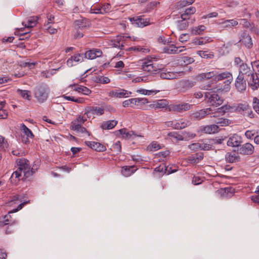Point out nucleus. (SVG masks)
<instances>
[{
	"label": "nucleus",
	"instance_id": "nucleus-1",
	"mask_svg": "<svg viewBox=\"0 0 259 259\" xmlns=\"http://www.w3.org/2000/svg\"><path fill=\"white\" fill-rule=\"evenodd\" d=\"M16 162L18 167L10 178L11 182L14 185H17L20 180L29 178L34 173L33 168H30L29 161L27 159L20 158Z\"/></svg>",
	"mask_w": 259,
	"mask_h": 259
},
{
	"label": "nucleus",
	"instance_id": "nucleus-2",
	"mask_svg": "<svg viewBox=\"0 0 259 259\" xmlns=\"http://www.w3.org/2000/svg\"><path fill=\"white\" fill-rule=\"evenodd\" d=\"M239 75H245L244 78L252 90H256L258 87L259 79L257 75L252 72L250 68L246 64L242 63L240 65Z\"/></svg>",
	"mask_w": 259,
	"mask_h": 259
},
{
	"label": "nucleus",
	"instance_id": "nucleus-3",
	"mask_svg": "<svg viewBox=\"0 0 259 259\" xmlns=\"http://www.w3.org/2000/svg\"><path fill=\"white\" fill-rule=\"evenodd\" d=\"M204 97L206 102L211 106H219L224 102V99L211 90L205 93Z\"/></svg>",
	"mask_w": 259,
	"mask_h": 259
},
{
	"label": "nucleus",
	"instance_id": "nucleus-4",
	"mask_svg": "<svg viewBox=\"0 0 259 259\" xmlns=\"http://www.w3.org/2000/svg\"><path fill=\"white\" fill-rule=\"evenodd\" d=\"M142 69L150 74H157L160 70L151 60L143 61L142 64Z\"/></svg>",
	"mask_w": 259,
	"mask_h": 259
},
{
	"label": "nucleus",
	"instance_id": "nucleus-5",
	"mask_svg": "<svg viewBox=\"0 0 259 259\" xmlns=\"http://www.w3.org/2000/svg\"><path fill=\"white\" fill-rule=\"evenodd\" d=\"M149 102L148 100L145 98H132L128 100L124 101L122 102V106L124 107H127L129 106L132 107L131 105H135L138 106L146 104Z\"/></svg>",
	"mask_w": 259,
	"mask_h": 259
},
{
	"label": "nucleus",
	"instance_id": "nucleus-6",
	"mask_svg": "<svg viewBox=\"0 0 259 259\" xmlns=\"http://www.w3.org/2000/svg\"><path fill=\"white\" fill-rule=\"evenodd\" d=\"M27 203V202H24L23 203H21L18 205L17 208L14 209L12 211H10L8 214L5 216L4 218V221H0V225H7L10 224H13L15 223L16 221L12 219L10 213L17 212L18 210H20Z\"/></svg>",
	"mask_w": 259,
	"mask_h": 259
},
{
	"label": "nucleus",
	"instance_id": "nucleus-7",
	"mask_svg": "<svg viewBox=\"0 0 259 259\" xmlns=\"http://www.w3.org/2000/svg\"><path fill=\"white\" fill-rule=\"evenodd\" d=\"M131 94V92L120 88L111 91L108 93L109 97L118 98H127Z\"/></svg>",
	"mask_w": 259,
	"mask_h": 259
},
{
	"label": "nucleus",
	"instance_id": "nucleus-8",
	"mask_svg": "<svg viewBox=\"0 0 259 259\" xmlns=\"http://www.w3.org/2000/svg\"><path fill=\"white\" fill-rule=\"evenodd\" d=\"M213 110L211 108H207L200 110L192 114V117L196 120H200L204 118L206 115H210V117H213Z\"/></svg>",
	"mask_w": 259,
	"mask_h": 259
},
{
	"label": "nucleus",
	"instance_id": "nucleus-9",
	"mask_svg": "<svg viewBox=\"0 0 259 259\" xmlns=\"http://www.w3.org/2000/svg\"><path fill=\"white\" fill-rule=\"evenodd\" d=\"M104 113V109L101 107L97 106L88 107L85 109L84 115L88 118H91L92 116L101 115Z\"/></svg>",
	"mask_w": 259,
	"mask_h": 259
},
{
	"label": "nucleus",
	"instance_id": "nucleus-10",
	"mask_svg": "<svg viewBox=\"0 0 259 259\" xmlns=\"http://www.w3.org/2000/svg\"><path fill=\"white\" fill-rule=\"evenodd\" d=\"M35 96L39 102L47 100L48 94L46 92V88L42 85L37 87L35 90Z\"/></svg>",
	"mask_w": 259,
	"mask_h": 259
},
{
	"label": "nucleus",
	"instance_id": "nucleus-11",
	"mask_svg": "<svg viewBox=\"0 0 259 259\" xmlns=\"http://www.w3.org/2000/svg\"><path fill=\"white\" fill-rule=\"evenodd\" d=\"M130 20L133 25L137 27H143L150 24L148 19H144L142 16L130 18Z\"/></svg>",
	"mask_w": 259,
	"mask_h": 259
},
{
	"label": "nucleus",
	"instance_id": "nucleus-12",
	"mask_svg": "<svg viewBox=\"0 0 259 259\" xmlns=\"http://www.w3.org/2000/svg\"><path fill=\"white\" fill-rule=\"evenodd\" d=\"M235 193V190L231 187L221 188L216 191V194L223 198H229L232 197Z\"/></svg>",
	"mask_w": 259,
	"mask_h": 259
},
{
	"label": "nucleus",
	"instance_id": "nucleus-13",
	"mask_svg": "<svg viewBox=\"0 0 259 259\" xmlns=\"http://www.w3.org/2000/svg\"><path fill=\"white\" fill-rule=\"evenodd\" d=\"M234 106L232 107L228 105H224L214 110L212 115L213 117H217L223 115L226 112L234 111Z\"/></svg>",
	"mask_w": 259,
	"mask_h": 259
},
{
	"label": "nucleus",
	"instance_id": "nucleus-14",
	"mask_svg": "<svg viewBox=\"0 0 259 259\" xmlns=\"http://www.w3.org/2000/svg\"><path fill=\"white\" fill-rule=\"evenodd\" d=\"M158 74L162 79H173L178 76L179 73L176 72L168 71L166 70H159Z\"/></svg>",
	"mask_w": 259,
	"mask_h": 259
},
{
	"label": "nucleus",
	"instance_id": "nucleus-15",
	"mask_svg": "<svg viewBox=\"0 0 259 259\" xmlns=\"http://www.w3.org/2000/svg\"><path fill=\"white\" fill-rule=\"evenodd\" d=\"M21 130L23 131L24 136L23 137L22 141L25 144H29V141L28 138L32 139L34 137L32 132L24 124H22L21 125Z\"/></svg>",
	"mask_w": 259,
	"mask_h": 259
},
{
	"label": "nucleus",
	"instance_id": "nucleus-16",
	"mask_svg": "<svg viewBox=\"0 0 259 259\" xmlns=\"http://www.w3.org/2000/svg\"><path fill=\"white\" fill-rule=\"evenodd\" d=\"M240 41L247 48H252L253 43L250 36L246 32H244L242 35Z\"/></svg>",
	"mask_w": 259,
	"mask_h": 259
},
{
	"label": "nucleus",
	"instance_id": "nucleus-17",
	"mask_svg": "<svg viewBox=\"0 0 259 259\" xmlns=\"http://www.w3.org/2000/svg\"><path fill=\"white\" fill-rule=\"evenodd\" d=\"M236 150L228 152L225 156L226 160L229 163H234L238 162L239 160V156L238 152L236 151Z\"/></svg>",
	"mask_w": 259,
	"mask_h": 259
},
{
	"label": "nucleus",
	"instance_id": "nucleus-18",
	"mask_svg": "<svg viewBox=\"0 0 259 259\" xmlns=\"http://www.w3.org/2000/svg\"><path fill=\"white\" fill-rule=\"evenodd\" d=\"M84 54H76L71 56L67 61V65L69 67H72L74 65L73 62H81L83 61Z\"/></svg>",
	"mask_w": 259,
	"mask_h": 259
},
{
	"label": "nucleus",
	"instance_id": "nucleus-19",
	"mask_svg": "<svg viewBox=\"0 0 259 259\" xmlns=\"http://www.w3.org/2000/svg\"><path fill=\"white\" fill-rule=\"evenodd\" d=\"M244 78V76L239 75L236 79L235 87L239 92L243 91L246 89V81Z\"/></svg>",
	"mask_w": 259,
	"mask_h": 259
},
{
	"label": "nucleus",
	"instance_id": "nucleus-20",
	"mask_svg": "<svg viewBox=\"0 0 259 259\" xmlns=\"http://www.w3.org/2000/svg\"><path fill=\"white\" fill-rule=\"evenodd\" d=\"M184 47H177L174 45H170L169 46L165 47L163 49V52L169 54H178L183 52V49H180L183 48Z\"/></svg>",
	"mask_w": 259,
	"mask_h": 259
},
{
	"label": "nucleus",
	"instance_id": "nucleus-21",
	"mask_svg": "<svg viewBox=\"0 0 259 259\" xmlns=\"http://www.w3.org/2000/svg\"><path fill=\"white\" fill-rule=\"evenodd\" d=\"M224 79H227V81L229 83L232 80V74L229 72H224L221 73H218L216 72L215 74L214 81L222 80Z\"/></svg>",
	"mask_w": 259,
	"mask_h": 259
},
{
	"label": "nucleus",
	"instance_id": "nucleus-22",
	"mask_svg": "<svg viewBox=\"0 0 259 259\" xmlns=\"http://www.w3.org/2000/svg\"><path fill=\"white\" fill-rule=\"evenodd\" d=\"M124 36H117L112 40V45L115 48H119L120 50L124 49Z\"/></svg>",
	"mask_w": 259,
	"mask_h": 259
},
{
	"label": "nucleus",
	"instance_id": "nucleus-23",
	"mask_svg": "<svg viewBox=\"0 0 259 259\" xmlns=\"http://www.w3.org/2000/svg\"><path fill=\"white\" fill-rule=\"evenodd\" d=\"M241 137L238 135L234 134L228 140L227 146H241Z\"/></svg>",
	"mask_w": 259,
	"mask_h": 259
},
{
	"label": "nucleus",
	"instance_id": "nucleus-24",
	"mask_svg": "<svg viewBox=\"0 0 259 259\" xmlns=\"http://www.w3.org/2000/svg\"><path fill=\"white\" fill-rule=\"evenodd\" d=\"M191 122L187 119H179L178 120H176V123L175 124V129L176 130H182L186 127L190 126Z\"/></svg>",
	"mask_w": 259,
	"mask_h": 259
},
{
	"label": "nucleus",
	"instance_id": "nucleus-25",
	"mask_svg": "<svg viewBox=\"0 0 259 259\" xmlns=\"http://www.w3.org/2000/svg\"><path fill=\"white\" fill-rule=\"evenodd\" d=\"M202 131L204 133L212 134L218 133L219 131V126L216 124H211L204 126Z\"/></svg>",
	"mask_w": 259,
	"mask_h": 259
},
{
	"label": "nucleus",
	"instance_id": "nucleus-26",
	"mask_svg": "<svg viewBox=\"0 0 259 259\" xmlns=\"http://www.w3.org/2000/svg\"><path fill=\"white\" fill-rule=\"evenodd\" d=\"M191 106L192 105L188 103H184L174 105L173 110L177 112H183L189 110Z\"/></svg>",
	"mask_w": 259,
	"mask_h": 259
},
{
	"label": "nucleus",
	"instance_id": "nucleus-27",
	"mask_svg": "<svg viewBox=\"0 0 259 259\" xmlns=\"http://www.w3.org/2000/svg\"><path fill=\"white\" fill-rule=\"evenodd\" d=\"M134 166H124L121 168V172L122 175L124 177H129L134 174L136 169H134Z\"/></svg>",
	"mask_w": 259,
	"mask_h": 259
},
{
	"label": "nucleus",
	"instance_id": "nucleus-28",
	"mask_svg": "<svg viewBox=\"0 0 259 259\" xmlns=\"http://www.w3.org/2000/svg\"><path fill=\"white\" fill-rule=\"evenodd\" d=\"M238 153L242 155H250L253 153L254 147H235Z\"/></svg>",
	"mask_w": 259,
	"mask_h": 259
},
{
	"label": "nucleus",
	"instance_id": "nucleus-29",
	"mask_svg": "<svg viewBox=\"0 0 259 259\" xmlns=\"http://www.w3.org/2000/svg\"><path fill=\"white\" fill-rule=\"evenodd\" d=\"M212 41L211 37L208 36L196 38L193 40V43L196 45H203Z\"/></svg>",
	"mask_w": 259,
	"mask_h": 259
},
{
	"label": "nucleus",
	"instance_id": "nucleus-30",
	"mask_svg": "<svg viewBox=\"0 0 259 259\" xmlns=\"http://www.w3.org/2000/svg\"><path fill=\"white\" fill-rule=\"evenodd\" d=\"M117 124V121L116 120H108L103 122L101 125V127L103 130H110L113 128Z\"/></svg>",
	"mask_w": 259,
	"mask_h": 259
},
{
	"label": "nucleus",
	"instance_id": "nucleus-31",
	"mask_svg": "<svg viewBox=\"0 0 259 259\" xmlns=\"http://www.w3.org/2000/svg\"><path fill=\"white\" fill-rule=\"evenodd\" d=\"M37 18L36 17H32L28 19L27 21L23 22L22 25L24 26L25 28H32L35 26L37 24Z\"/></svg>",
	"mask_w": 259,
	"mask_h": 259
},
{
	"label": "nucleus",
	"instance_id": "nucleus-32",
	"mask_svg": "<svg viewBox=\"0 0 259 259\" xmlns=\"http://www.w3.org/2000/svg\"><path fill=\"white\" fill-rule=\"evenodd\" d=\"M195 82L192 80H185L181 82L180 85L184 91L188 90L195 85Z\"/></svg>",
	"mask_w": 259,
	"mask_h": 259
},
{
	"label": "nucleus",
	"instance_id": "nucleus-33",
	"mask_svg": "<svg viewBox=\"0 0 259 259\" xmlns=\"http://www.w3.org/2000/svg\"><path fill=\"white\" fill-rule=\"evenodd\" d=\"M81 125L82 124H80L79 123H77V122H72L71 126L73 130L75 131L78 133H87V131L86 128L83 127Z\"/></svg>",
	"mask_w": 259,
	"mask_h": 259
},
{
	"label": "nucleus",
	"instance_id": "nucleus-34",
	"mask_svg": "<svg viewBox=\"0 0 259 259\" xmlns=\"http://www.w3.org/2000/svg\"><path fill=\"white\" fill-rule=\"evenodd\" d=\"M75 25L81 29L89 27L90 26V22L87 19L78 20L75 22Z\"/></svg>",
	"mask_w": 259,
	"mask_h": 259
},
{
	"label": "nucleus",
	"instance_id": "nucleus-35",
	"mask_svg": "<svg viewBox=\"0 0 259 259\" xmlns=\"http://www.w3.org/2000/svg\"><path fill=\"white\" fill-rule=\"evenodd\" d=\"M206 29V27L203 25L198 26H195L191 29V32L193 35H200L202 34Z\"/></svg>",
	"mask_w": 259,
	"mask_h": 259
},
{
	"label": "nucleus",
	"instance_id": "nucleus-36",
	"mask_svg": "<svg viewBox=\"0 0 259 259\" xmlns=\"http://www.w3.org/2000/svg\"><path fill=\"white\" fill-rule=\"evenodd\" d=\"M195 12L196 9L195 7H190L189 8L186 9L185 12L181 15V18L184 19H189V16L194 14Z\"/></svg>",
	"mask_w": 259,
	"mask_h": 259
},
{
	"label": "nucleus",
	"instance_id": "nucleus-37",
	"mask_svg": "<svg viewBox=\"0 0 259 259\" xmlns=\"http://www.w3.org/2000/svg\"><path fill=\"white\" fill-rule=\"evenodd\" d=\"M215 74H216V71H210L206 73H202L199 74L198 77L201 79H208L212 78L214 80Z\"/></svg>",
	"mask_w": 259,
	"mask_h": 259
},
{
	"label": "nucleus",
	"instance_id": "nucleus-38",
	"mask_svg": "<svg viewBox=\"0 0 259 259\" xmlns=\"http://www.w3.org/2000/svg\"><path fill=\"white\" fill-rule=\"evenodd\" d=\"M249 106V104L246 102L238 104L237 106H234V111L243 114Z\"/></svg>",
	"mask_w": 259,
	"mask_h": 259
},
{
	"label": "nucleus",
	"instance_id": "nucleus-39",
	"mask_svg": "<svg viewBox=\"0 0 259 259\" xmlns=\"http://www.w3.org/2000/svg\"><path fill=\"white\" fill-rule=\"evenodd\" d=\"M221 24L223 25L224 28L231 27L236 26L238 24V22L234 19L226 20L222 22Z\"/></svg>",
	"mask_w": 259,
	"mask_h": 259
},
{
	"label": "nucleus",
	"instance_id": "nucleus-40",
	"mask_svg": "<svg viewBox=\"0 0 259 259\" xmlns=\"http://www.w3.org/2000/svg\"><path fill=\"white\" fill-rule=\"evenodd\" d=\"M167 136L169 138L170 140L174 143L181 141L182 139L181 135L175 132L169 133L167 134Z\"/></svg>",
	"mask_w": 259,
	"mask_h": 259
},
{
	"label": "nucleus",
	"instance_id": "nucleus-41",
	"mask_svg": "<svg viewBox=\"0 0 259 259\" xmlns=\"http://www.w3.org/2000/svg\"><path fill=\"white\" fill-rule=\"evenodd\" d=\"M119 132L121 135H122L123 137L124 138H134V137H137V136L134 135L133 131L127 132V130L125 128L119 130Z\"/></svg>",
	"mask_w": 259,
	"mask_h": 259
},
{
	"label": "nucleus",
	"instance_id": "nucleus-42",
	"mask_svg": "<svg viewBox=\"0 0 259 259\" xmlns=\"http://www.w3.org/2000/svg\"><path fill=\"white\" fill-rule=\"evenodd\" d=\"M214 122L217 123V125L221 126H225L229 124V121L228 119L223 118H217Z\"/></svg>",
	"mask_w": 259,
	"mask_h": 259
},
{
	"label": "nucleus",
	"instance_id": "nucleus-43",
	"mask_svg": "<svg viewBox=\"0 0 259 259\" xmlns=\"http://www.w3.org/2000/svg\"><path fill=\"white\" fill-rule=\"evenodd\" d=\"M100 5L102 15L108 13L111 11V6L110 4H101Z\"/></svg>",
	"mask_w": 259,
	"mask_h": 259
},
{
	"label": "nucleus",
	"instance_id": "nucleus-44",
	"mask_svg": "<svg viewBox=\"0 0 259 259\" xmlns=\"http://www.w3.org/2000/svg\"><path fill=\"white\" fill-rule=\"evenodd\" d=\"M182 20L178 21V28L181 30L186 29L189 25V23L187 21V19H182Z\"/></svg>",
	"mask_w": 259,
	"mask_h": 259
},
{
	"label": "nucleus",
	"instance_id": "nucleus-45",
	"mask_svg": "<svg viewBox=\"0 0 259 259\" xmlns=\"http://www.w3.org/2000/svg\"><path fill=\"white\" fill-rule=\"evenodd\" d=\"M195 0H182L177 3L178 8H182L187 5H191Z\"/></svg>",
	"mask_w": 259,
	"mask_h": 259
},
{
	"label": "nucleus",
	"instance_id": "nucleus-46",
	"mask_svg": "<svg viewBox=\"0 0 259 259\" xmlns=\"http://www.w3.org/2000/svg\"><path fill=\"white\" fill-rule=\"evenodd\" d=\"M181 136V141H188L194 138L195 137V134L189 133V132H184L182 133Z\"/></svg>",
	"mask_w": 259,
	"mask_h": 259
},
{
	"label": "nucleus",
	"instance_id": "nucleus-47",
	"mask_svg": "<svg viewBox=\"0 0 259 259\" xmlns=\"http://www.w3.org/2000/svg\"><path fill=\"white\" fill-rule=\"evenodd\" d=\"M75 90L85 95H88L91 93L90 89L84 86L77 87L75 89Z\"/></svg>",
	"mask_w": 259,
	"mask_h": 259
},
{
	"label": "nucleus",
	"instance_id": "nucleus-48",
	"mask_svg": "<svg viewBox=\"0 0 259 259\" xmlns=\"http://www.w3.org/2000/svg\"><path fill=\"white\" fill-rule=\"evenodd\" d=\"M197 54H198L201 57L206 59H211L214 57V55L212 54H209L207 51H199L197 52Z\"/></svg>",
	"mask_w": 259,
	"mask_h": 259
},
{
	"label": "nucleus",
	"instance_id": "nucleus-49",
	"mask_svg": "<svg viewBox=\"0 0 259 259\" xmlns=\"http://www.w3.org/2000/svg\"><path fill=\"white\" fill-rule=\"evenodd\" d=\"M17 92L18 93H20V94L21 96L24 99H27L28 100H30V92L28 91H22L21 90L18 89L17 90Z\"/></svg>",
	"mask_w": 259,
	"mask_h": 259
},
{
	"label": "nucleus",
	"instance_id": "nucleus-50",
	"mask_svg": "<svg viewBox=\"0 0 259 259\" xmlns=\"http://www.w3.org/2000/svg\"><path fill=\"white\" fill-rule=\"evenodd\" d=\"M95 50H92L86 52L84 56L85 58L92 60L95 58Z\"/></svg>",
	"mask_w": 259,
	"mask_h": 259
},
{
	"label": "nucleus",
	"instance_id": "nucleus-51",
	"mask_svg": "<svg viewBox=\"0 0 259 259\" xmlns=\"http://www.w3.org/2000/svg\"><path fill=\"white\" fill-rule=\"evenodd\" d=\"M90 13L91 14H102L100 4L94 7V8H91L90 10Z\"/></svg>",
	"mask_w": 259,
	"mask_h": 259
},
{
	"label": "nucleus",
	"instance_id": "nucleus-52",
	"mask_svg": "<svg viewBox=\"0 0 259 259\" xmlns=\"http://www.w3.org/2000/svg\"><path fill=\"white\" fill-rule=\"evenodd\" d=\"M155 171L158 172H166V171H167L168 174H169L172 172H174L176 171V170H174L171 171V172L169 171V170L165 167L164 165H160L159 167H157L155 168Z\"/></svg>",
	"mask_w": 259,
	"mask_h": 259
},
{
	"label": "nucleus",
	"instance_id": "nucleus-53",
	"mask_svg": "<svg viewBox=\"0 0 259 259\" xmlns=\"http://www.w3.org/2000/svg\"><path fill=\"white\" fill-rule=\"evenodd\" d=\"M36 64V62H22L20 64V66L22 67H28L30 69H32Z\"/></svg>",
	"mask_w": 259,
	"mask_h": 259
},
{
	"label": "nucleus",
	"instance_id": "nucleus-54",
	"mask_svg": "<svg viewBox=\"0 0 259 259\" xmlns=\"http://www.w3.org/2000/svg\"><path fill=\"white\" fill-rule=\"evenodd\" d=\"M253 108L255 111L259 114V100L256 97L253 99Z\"/></svg>",
	"mask_w": 259,
	"mask_h": 259
},
{
	"label": "nucleus",
	"instance_id": "nucleus-55",
	"mask_svg": "<svg viewBox=\"0 0 259 259\" xmlns=\"http://www.w3.org/2000/svg\"><path fill=\"white\" fill-rule=\"evenodd\" d=\"M166 103L162 100H158L156 103L153 104V106L155 108H163L166 106Z\"/></svg>",
	"mask_w": 259,
	"mask_h": 259
},
{
	"label": "nucleus",
	"instance_id": "nucleus-56",
	"mask_svg": "<svg viewBox=\"0 0 259 259\" xmlns=\"http://www.w3.org/2000/svg\"><path fill=\"white\" fill-rule=\"evenodd\" d=\"M130 49L133 50L134 51H136L139 52H142L144 53H147L150 51L149 49L142 48L140 46L132 47Z\"/></svg>",
	"mask_w": 259,
	"mask_h": 259
},
{
	"label": "nucleus",
	"instance_id": "nucleus-57",
	"mask_svg": "<svg viewBox=\"0 0 259 259\" xmlns=\"http://www.w3.org/2000/svg\"><path fill=\"white\" fill-rule=\"evenodd\" d=\"M181 61L183 62L185 64L187 65L193 63L194 60L193 58L188 56H184L182 58Z\"/></svg>",
	"mask_w": 259,
	"mask_h": 259
},
{
	"label": "nucleus",
	"instance_id": "nucleus-58",
	"mask_svg": "<svg viewBox=\"0 0 259 259\" xmlns=\"http://www.w3.org/2000/svg\"><path fill=\"white\" fill-rule=\"evenodd\" d=\"M244 116H247L249 118H253L254 114L252 111L251 108L250 106H249L246 109V110H245V112L243 114Z\"/></svg>",
	"mask_w": 259,
	"mask_h": 259
},
{
	"label": "nucleus",
	"instance_id": "nucleus-59",
	"mask_svg": "<svg viewBox=\"0 0 259 259\" xmlns=\"http://www.w3.org/2000/svg\"><path fill=\"white\" fill-rule=\"evenodd\" d=\"M97 81L99 83L106 84V83H108L110 82V80L107 77L101 76L98 77Z\"/></svg>",
	"mask_w": 259,
	"mask_h": 259
},
{
	"label": "nucleus",
	"instance_id": "nucleus-60",
	"mask_svg": "<svg viewBox=\"0 0 259 259\" xmlns=\"http://www.w3.org/2000/svg\"><path fill=\"white\" fill-rule=\"evenodd\" d=\"M189 36L188 34H182L180 35L179 37V40L182 42H184L187 41L189 39Z\"/></svg>",
	"mask_w": 259,
	"mask_h": 259
},
{
	"label": "nucleus",
	"instance_id": "nucleus-61",
	"mask_svg": "<svg viewBox=\"0 0 259 259\" xmlns=\"http://www.w3.org/2000/svg\"><path fill=\"white\" fill-rule=\"evenodd\" d=\"M21 202L20 200H19V196L18 195L14 196L12 200L9 202V205H11L13 203L16 204L18 203V202Z\"/></svg>",
	"mask_w": 259,
	"mask_h": 259
},
{
	"label": "nucleus",
	"instance_id": "nucleus-62",
	"mask_svg": "<svg viewBox=\"0 0 259 259\" xmlns=\"http://www.w3.org/2000/svg\"><path fill=\"white\" fill-rule=\"evenodd\" d=\"M12 153L14 155L18 156H22L25 154V152L24 151H22L17 149L12 150Z\"/></svg>",
	"mask_w": 259,
	"mask_h": 259
},
{
	"label": "nucleus",
	"instance_id": "nucleus-63",
	"mask_svg": "<svg viewBox=\"0 0 259 259\" xmlns=\"http://www.w3.org/2000/svg\"><path fill=\"white\" fill-rule=\"evenodd\" d=\"M240 24H242L244 27L248 28L250 24V23L245 19H240Z\"/></svg>",
	"mask_w": 259,
	"mask_h": 259
},
{
	"label": "nucleus",
	"instance_id": "nucleus-64",
	"mask_svg": "<svg viewBox=\"0 0 259 259\" xmlns=\"http://www.w3.org/2000/svg\"><path fill=\"white\" fill-rule=\"evenodd\" d=\"M7 116V112L5 110L0 109V119H5Z\"/></svg>",
	"mask_w": 259,
	"mask_h": 259
}]
</instances>
